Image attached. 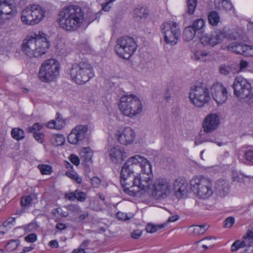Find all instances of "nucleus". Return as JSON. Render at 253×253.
<instances>
[{
    "label": "nucleus",
    "instance_id": "nucleus-58",
    "mask_svg": "<svg viewBox=\"0 0 253 253\" xmlns=\"http://www.w3.org/2000/svg\"><path fill=\"white\" fill-rule=\"evenodd\" d=\"M142 234V231L139 229H136L133 231L131 233V237L134 239H138Z\"/></svg>",
    "mask_w": 253,
    "mask_h": 253
},
{
    "label": "nucleus",
    "instance_id": "nucleus-49",
    "mask_svg": "<svg viewBox=\"0 0 253 253\" xmlns=\"http://www.w3.org/2000/svg\"><path fill=\"white\" fill-rule=\"evenodd\" d=\"M32 201V198L31 196H27L25 197H23L21 200V205L22 207H26L30 204Z\"/></svg>",
    "mask_w": 253,
    "mask_h": 253
},
{
    "label": "nucleus",
    "instance_id": "nucleus-7",
    "mask_svg": "<svg viewBox=\"0 0 253 253\" xmlns=\"http://www.w3.org/2000/svg\"><path fill=\"white\" fill-rule=\"evenodd\" d=\"M45 11L42 6L37 5H29L21 12V20L23 24L35 25L39 23L44 17Z\"/></svg>",
    "mask_w": 253,
    "mask_h": 253
},
{
    "label": "nucleus",
    "instance_id": "nucleus-48",
    "mask_svg": "<svg viewBox=\"0 0 253 253\" xmlns=\"http://www.w3.org/2000/svg\"><path fill=\"white\" fill-rule=\"evenodd\" d=\"M33 137L36 141L40 143H43L44 140V134L41 132H35L33 133Z\"/></svg>",
    "mask_w": 253,
    "mask_h": 253
},
{
    "label": "nucleus",
    "instance_id": "nucleus-1",
    "mask_svg": "<svg viewBox=\"0 0 253 253\" xmlns=\"http://www.w3.org/2000/svg\"><path fill=\"white\" fill-rule=\"evenodd\" d=\"M152 166L144 157L135 155L127 159V194L140 195L141 191H147L156 199L168 197L172 190L170 183L164 178H158L152 183Z\"/></svg>",
    "mask_w": 253,
    "mask_h": 253
},
{
    "label": "nucleus",
    "instance_id": "nucleus-17",
    "mask_svg": "<svg viewBox=\"0 0 253 253\" xmlns=\"http://www.w3.org/2000/svg\"><path fill=\"white\" fill-rule=\"evenodd\" d=\"M173 189L178 198L185 195L188 190V183L185 179L179 177L175 180L173 183Z\"/></svg>",
    "mask_w": 253,
    "mask_h": 253
},
{
    "label": "nucleus",
    "instance_id": "nucleus-51",
    "mask_svg": "<svg viewBox=\"0 0 253 253\" xmlns=\"http://www.w3.org/2000/svg\"><path fill=\"white\" fill-rule=\"evenodd\" d=\"M68 210L72 212L80 213L81 211L80 207L76 204H71L68 206Z\"/></svg>",
    "mask_w": 253,
    "mask_h": 253
},
{
    "label": "nucleus",
    "instance_id": "nucleus-16",
    "mask_svg": "<svg viewBox=\"0 0 253 253\" xmlns=\"http://www.w3.org/2000/svg\"><path fill=\"white\" fill-rule=\"evenodd\" d=\"M219 116L216 114H210L204 120L203 127L205 132L210 133L215 130L219 125Z\"/></svg>",
    "mask_w": 253,
    "mask_h": 253
},
{
    "label": "nucleus",
    "instance_id": "nucleus-54",
    "mask_svg": "<svg viewBox=\"0 0 253 253\" xmlns=\"http://www.w3.org/2000/svg\"><path fill=\"white\" fill-rule=\"evenodd\" d=\"M70 161L74 165L76 166H78L80 164V160L79 158L75 154H71L69 158Z\"/></svg>",
    "mask_w": 253,
    "mask_h": 253
},
{
    "label": "nucleus",
    "instance_id": "nucleus-39",
    "mask_svg": "<svg viewBox=\"0 0 253 253\" xmlns=\"http://www.w3.org/2000/svg\"><path fill=\"white\" fill-rule=\"evenodd\" d=\"M197 5V0H187V12L189 14L194 13Z\"/></svg>",
    "mask_w": 253,
    "mask_h": 253
},
{
    "label": "nucleus",
    "instance_id": "nucleus-33",
    "mask_svg": "<svg viewBox=\"0 0 253 253\" xmlns=\"http://www.w3.org/2000/svg\"><path fill=\"white\" fill-rule=\"evenodd\" d=\"M126 171V162L124 166L122 167V169L120 173V183L122 185V187L123 188V189L125 193H126V178L125 177L126 175L125 172Z\"/></svg>",
    "mask_w": 253,
    "mask_h": 253
},
{
    "label": "nucleus",
    "instance_id": "nucleus-64",
    "mask_svg": "<svg viewBox=\"0 0 253 253\" xmlns=\"http://www.w3.org/2000/svg\"><path fill=\"white\" fill-rule=\"evenodd\" d=\"M178 218H179V217L178 215H172V216H170L169 218L168 221L170 222H174V221H176L177 220H178Z\"/></svg>",
    "mask_w": 253,
    "mask_h": 253
},
{
    "label": "nucleus",
    "instance_id": "nucleus-38",
    "mask_svg": "<svg viewBox=\"0 0 253 253\" xmlns=\"http://www.w3.org/2000/svg\"><path fill=\"white\" fill-rule=\"evenodd\" d=\"M66 175L78 184H81L82 182V178L74 171L68 170L66 172Z\"/></svg>",
    "mask_w": 253,
    "mask_h": 253
},
{
    "label": "nucleus",
    "instance_id": "nucleus-52",
    "mask_svg": "<svg viewBox=\"0 0 253 253\" xmlns=\"http://www.w3.org/2000/svg\"><path fill=\"white\" fill-rule=\"evenodd\" d=\"M235 219L233 217H228L224 221V226L226 228H230L234 223Z\"/></svg>",
    "mask_w": 253,
    "mask_h": 253
},
{
    "label": "nucleus",
    "instance_id": "nucleus-37",
    "mask_svg": "<svg viewBox=\"0 0 253 253\" xmlns=\"http://www.w3.org/2000/svg\"><path fill=\"white\" fill-rule=\"evenodd\" d=\"M119 108L120 111L125 116L126 115V95L123 96L120 100L118 104Z\"/></svg>",
    "mask_w": 253,
    "mask_h": 253
},
{
    "label": "nucleus",
    "instance_id": "nucleus-19",
    "mask_svg": "<svg viewBox=\"0 0 253 253\" xmlns=\"http://www.w3.org/2000/svg\"><path fill=\"white\" fill-rule=\"evenodd\" d=\"M108 153L110 160L113 162L121 163L126 158L125 150L119 146L111 148Z\"/></svg>",
    "mask_w": 253,
    "mask_h": 253
},
{
    "label": "nucleus",
    "instance_id": "nucleus-45",
    "mask_svg": "<svg viewBox=\"0 0 253 253\" xmlns=\"http://www.w3.org/2000/svg\"><path fill=\"white\" fill-rule=\"evenodd\" d=\"M42 127V125L39 123H35L32 126L27 128V131L30 133H35L40 131Z\"/></svg>",
    "mask_w": 253,
    "mask_h": 253
},
{
    "label": "nucleus",
    "instance_id": "nucleus-15",
    "mask_svg": "<svg viewBox=\"0 0 253 253\" xmlns=\"http://www.w3.org/2000/svg\"><path fill=\"white\" fill-rule=\"evenodd\" d=\"M213 99L218 104L224 103L228 98V91L226 88L220 83L213 84L211 88Z\"/></svg>",
    "mask_w": 253,
    "mask_h": 253
},
{
    "label": "nucleus",
    "instance_id": "nucleus-43",
    "mask_svg": "<svg viewBox=\"0 0 253 253\" xmlns=\"http://www.w3.org/2000/svg\"><path fill=\"white\" fill-rule=\"evenodd\" d=\"M42 174H50L52 171V168L49 165L41 164L38 167Z\"/></svg>",
    "mask_w": 253,
    "mask_h": 253
},
{
    "label": "nucleus",
    "instance_id": "nucleus-36",
    "mask_svg": "<svg viewBox=\"0 0 253 253\" xmlns=\"http://www.w3.org/2000/svg\"><path fill=\"white\" fill-rule=\"evenodd\" d=\"M219 16L218 14L213 11L210 13L208 16V20L209 23L212 26L216 25L219 22Z\"/></svg>",
    "mask_w": 253,
    "mask_h": 253
},
{
    "label": "nucleus",
    "instance_id": "nucleus-22",
    "mask_svg": "<svg viewBox=\"0 0 253 253\" xmlns=\"http://www.w3.org/2000/svg\"><path fill=\"white\" fill-rule=\"evenodd\" d=\"M126 46V37H122L117 41V43L115 45V49L117 55L124 59L126 58L125 55L126 51L125 48Z\"/></svg>",
    "mask_w": 253,
    "mask_h": 253
},
{
    "label": "nucleus",
    "instance_id": "nucleus-62",
    "mask_svg": "<svg viewBox=\"0 0 253 253\" xmlns=\"http://www.w3.org/2000/svg\"><path fill=\"white\" fill-rule=\"evenodd\" d=\"M239 65L240 70H242L248 66L249 63L245 60H241L240 62Z\"/></svg>",
    "mask_w": 253,
    "mask_h": 253
},
{
    "label": "nucleus",
    "instance_id": "nucleus-21",
    "mask_svg": "<svg viewBox=\"0 0 253 253\" xmlns=\"http://www.w3.org/2000/svg\"><path fill=\"white\" fill-rule=\"evenodd\" d=\"M212 54L210 51L205 49L196 50L192 58L194 60L200 62H207L211 60Z\"/></svg>",
    "mask_w": 253,
    "mask_h": 253
},
{
    "label": "nucleus",
    "instance_id": "nucleus-27",
    "mask_svg": "<svg viewBox=\"0 0 253 253\" xmlns=\"http://www.w3.org/2000/svg\"><path fill=\"white\" fill-rule=\"evenodd\" d=\"M215 6L219 9L231 10L233 7L230 0H214Z\"/></svg>",
    "mask_w": 253,
    "mask_h": 253
},
{
    "label": "nucleus",
    "instance_id": "nucleus-9",
    "mask_svg": "<svg viewBox=\"0 0 253 253\" xmlns=\"http://www.w3.org/2000/svg\"><path fill=\"white\" fill-rule=\"evenodd\" d=\"M189 99L195 106L201 107L211 100V96L208 88L204 85H196L189 92Z\"/></svg>",
    "mask_w": 253,
    "mask_h": 253
},
{
    "label": "nucleus",
    "instance_id": "nucleus-12",
    "mask_svg": "<svg viewBox=\"0 0 253 253\" xmlns=\"http://www.w3.org/2000/svg\"><path fill=\"white\" fill-rule=\"evenodd\" d=\"M234 93L241 99H245L251 94L252 87L251 84L242 76L237 77L233 84Z\"/></svg>",
    "mask_w": 253,
    "mask_h": 253
},
{
    "label": "nucleus",
    "instance_id": "nucleus-53",
    "mask_svg": "<svg viewBox=\"0 0 253 253\" xmlns=\"http://www.w3.org/2000/svg\"><path fill=\"white\" fill-rule=\"evenodd\" d=\"M37 240V235L31 233L25 237V240L28 243H34Z\"/></svg>",
    "mask_w": 253,
    "mask_h": 253
},
{
    "label": "nucleus",
    "instance_id": "nucleus-18",
    "mask_svg": "<svg viewBox=\"0 0 253 253\" xmlns=\"http://www.w3.org/2000/svg\"><path fill=\"white\" fill-rule=\"evenodd\" d=\"M238 159L244 164L253 165V147L249 146L243 148L239 154Z\"/></svg>",
    "mask_w": 253,
    "mask_h": 253
},
{
    "label": "nucleus",
    "instance_id": "nucleus-59",
    "mask_svg": "<svg viewBox=\"0 0 253 253\" xmlns=\"http://www.w3.org/2000/svg\"><path fill=\"white\" fill-rule=\"evenodd\" d=\"M101 183L100 179L97 177H93L91 179V183L92 185L94 187H98Z\"/></svg>",
    "mask_w": 253,
    "mask_h": 253
},
{
    "label": "nucleus",
    "instance_id": "nucleus-41",
    "mask_svg": "<svg viewBox=\"0 0 253 253\" xmlns=\"http://www.w3.org/2000/svg\"><path fill=\"white\" fill-rule=\"evenodd\" d=\"M116 137L118 141L122 144L126 145V136L124 131L118 130L116 134Z\"/></svg>",
    "mask_w": 253,
    "mask_h": 253
},
{
    "label": "nucleus",
    "instance_id": "nucleus-31",
    "mask_svg": "<svg viewBox=\"0 0 253 253\" xmlns=\"http://www.w3.org/2000/svg\"><path fill=\"white\" fill-rule=\"evenodd\" d=\"M137 46V44L134 39L131 37H127V48L129 50L127 53L129 54V57L127 58V60L136 51Z\"/></svg>",
    "mask_w": 253,
    "mask_h": 253
},
{
    "label": "nucleus",
    "instance_id": "nucleus-3",
    "mask_svg": "<svg viewBox=\"0 0 253 253\" xmlns=\"http://www.w3.org/2000/svg\"><path fill=\"white\" fill-rule=\"evenodd\" d=\"M58 16L60 27L66 31L77 30L84 21V13L82 8L77 6L70 5L63 8Z\"/></svg>",
    "mask_w": 253,
    "mask_h": 253
},
{
    "label": "nucleus",
    "instance_id": "nucleus-2",
    "mask_svg": "<svg viewBox=\"0 0 253 253\" xmlns=\"http://www.w3.org/2000/svg\"><path fill=\"white\" fill-rule=\"evenodd\" d=\"M49 46L46 35L39 32L38 34L27 36L23 41L21 49L30 58L39 57L44 54Z\"/></svg>",
    "mask_w": 253,
    "mask_h": 253
},
{
    "label": "nucleus",
    "instance_id": "nucleus-46",
    "mask_svg": "<svg viewBox=\"0 0 253 253\" xmlns=\"http://www.w3.org/2000/svg\"><path fill=\"white\" fill-rule=\"evenodd\" d=\"M75 193L76 194V199L81 202H84L87 198L86 194L84 192L77 189L75 190Z\"/></svg>",
    "mask_w": 253,
    "mask_h": 253
},
{
    "label": "nucleus",
    "instance_id": "nucleus-25",
    "mask_svg": "<svg viewBox=\"0 0 253 253\" xmlns=\"http://www.w3.org/2000/svg\"><path fill=\"white\" fill-rule=\"evenodd\" d=\"M243 239L248 242V248L246 249V253H253V228L248 230L246 234L243 236Z\"/></svg>",
    "mask_w": 253,
    "mask_h": 253
},
{
    "label": "nucleus",
    "instance_id": "nucleus-24",
    "mask_svg": "<svg viewBox=\"0 0 253 253\" xmlns=\"http://www.w3.org/2000/svg\"><path fill=\"white\" fill-rule=\"evenodd\" d=\"M245 46L246 44L242 42H232L228 45L227 49L228 51L244 55Z\"/></svg>",
    "mask_w": 253,
    "mask_h": 253
},
{
    "label": "nucleus",
    "instance_id": "nucleus-23",
    "mask_svg": "<svg viewBox=\"0 0 253 253\" xmlns=\"http://www.w3.org/2000/svg\"><path fill=\"white\" fill-rule=\"evenodd\" d=\"M66 122L61 117L59 113L56 114L55 120H52L48 122L46 126L51 129H60L65 125Z\"/></svg>",
    "mask_w": 253,
    "mask_h": 253
},
{
    "label": "nucleus",
    "instance_id": "nucleus-63",
    "mask_svg": "<svg viewBox=\"0 0 253 253\" xmlns=\"http://www.w3.org/2000/svg\"><path fill=\"white\" fill-rule=\"evenodd\" d=\"M49 246L51 248H58V243L56 240H51L49 242Z\"/></svg>",
    "mask_w": 253,
    "mask_h": 253
},
{
    "label": "nucleus",
    "instance_id": "nucleus-6",
    "mask_svg": "<svg viewBox=\"0 0 253 253\" xmlns=\"http://www.w3.org/2000/svg\"><path fill=\"white\" fill-rule=\"evenodd\" d=\"M60 64L54 59L45 60L41 65L39 77L42 82L48 83L56 79L59 74Z\"/></svg>",
    "mask_w": 253,
    "mask_h": 253
},
{
    "label": "nucleus",
    "instance_id": "nucleus-5",
    "mask_svg": "<svg viewBox=\"0 0 253 253\" xmlns=\"http://www.w3.org/2000/svg\"><path fill=\"white\" fill-rule=\"evenodd\" d=\"M190 185L194 193L200 198H208L213 194L211 180L203 176H194L190 181Z\"/></svg>",
    "mask_w": 253,
    "mask_h": 253
},
{
    "label": "nucleus",
    "instance_id": "nucleus-8",
    "mask_svg": "<svg viewBox=\"0 0 253 253\" xmlns=\"http://www.w3.org/2000/svg\"><path fill=\"white\" fill-rule=\"evenodd\" d=\"M238 33L230 30L217 29L213 32L211 35L203 34L201 42L203 45L214 46L222 42L225 39L231 40L237 39Z\"/></svg>",
    "mask_w": 253,
    "mask_h": 253
},
{
    "label": "nucleus",
    "instance_id": "nucleus-10",
    "mask_svg": "<svg viewBox=\"0 0 253 253\" xmlns=\"http://www.w3.org/2000/svg\"><path fill=\"white\" fill-rule=\"evenodd\" d=\"M161 31L164 35L165 42L171 45L175 44L180 34L178 24L173 21L164 23L161 26Z\"/></svg>",
    "mask_w": 253,
    "mask_h": 253
},
{
    "label": "nucleus",
    "instance_id": "nucleus-40",
    "mask_svg": "<svg viewBox=\"0 0 253 253\" xmlns=\"http://www.w3.org/2000/svg\"><path fill=\"white\" fill-rule=\"evenodd\" d=\"M208 227L207 225H195L193 232L195 235L202 234L208 229Z\"/></svg>",
    "mask_w": 253,
    "mask_h": 253
},
{
    "label": "nucleus",
    "instance_id": "nucleus-56",
    "mask_svg": "<svg viewBox=\"0 0 253 253\" xmlns=\"http://www.w3.org/2000/svg\"><path fill=\"white\" fill-rule=\"evenodd\" d=\"M18 245V244L16 241H11L7 244L6 247L8 250L12 251L16 249Z\"/></svg>",
    "mask_w": 253,
    "mask_h": 253
},
{
    "label": "nucleus",
    "instance_id": "nucleus-14",
    "mask_svg": "<svg viewBox=\"0 0 253 253\" xmlns=\"http://www.w3.org/2000/svg\"><path fill=\"white\" fill-rule=\"evenodd\" d=\"M142 109L141 100L135 95L127 94V116H136L142 112Z\"/></svg>",
    "mask_w": 253,
    "mask_h": 253
},
{
    "label": "nucleus",
    "instance_id": "nucleus-20",
    "mask_svg": "<svg viewBox=\"0 0 253 253\" xmlns=\"http://www.w3.org/2000/svg\"><path fill=\"white\" fill-rule=\"evenodd\" d=\"M214 187L217 194L220 197L226 196L230 191L229 183L224 179L217 180L215 182Z\"/></svg>",
    "mask_w": 253,
    "mask_h": 253
},
{
    "label": "nucleus",
    "instance_id": "nucleus-42",
    "mask_svg": "<svg viewBox=\"0 0 253 253\" xmlns=\"http://www.w3.org/2000/svg\"><path fill=\"white\" fill-rule=\"evenodd\" d=\"M219 70L220 73L224 75H228L231 73H235L231 66L225 64L220 65Z\"/></svg>",
    "mask_w": 253,
    "mask_h": 253
},
{
    "label": "nucleus",
    "instance_id": "nucleus-44",
    "mask_svg": "<svg viewBox=\"0 0 253 253\" xmlns=\"http://www.w3.org/2000/svg\"><path fill=\"white\" fill-rule=\"evenodd\" d=\"M162 227V225H156L155 224L148 223L146 226V231L148 233H153Z\"/></svg>",
    "mask_w": 253,
    "mask_h": 253
},
{
    "label": "nucleus",
    "instance_id": "nucleus-50",
    "mask_svg": "<svg viewBox=\"0 0 253 253\" xmlns=\"http://www.w3.org/2000/svg\"><path fill=\"white\" fill-rule=\"evenodd\" d=\"M244 55L246 56H253V46L246 44Z\"/></svg>",
    "mask_w": 253,
    "mask_h": 253
},
{
    "label": "nucleus",
    "instance_id": "nucleus-34",
    "mask_svg": "<svg viewBox=\"0 0 253 253\" xmlns=\"http://www.w3.org/2000/svg\"><path fill=\"white\" fill-rule=\"evenodd\" d=\"M82 153H83V156L84 157L85 162H92L93 152L89 147H84Z\"/></svg>",
    "mask_w": 253,
    "mask_h": 253
},
{
    "label": "nucleus",
    "instance_id": "nucleus-4",
    "mask_svg": "<svg viewBox=\"0 0 253 253\" xmlns=\"http://www.w3.org/2000/svg\"><path fill=\"white\" fill-rule=\"evenodd\" d=\"M69 74L71 80L79 84H84L94 76L92 66L85 61L73 64Z\"/></svg>",
    "mask_w": 253,
    "mask_h": 253
},
{
    "label": "nucleus",
    "instance_id": "nucleus-35",
    "mask_svg": "<svg viewBox=\"0 0 253 253\" xmlns=\"http://www.w3.org/2000/svg\"><path fill=\"white\" fill-rule=\"evenodd\" d=\"M190 26L192 27L196 32H203V30L205 26V21L202 18L197 19L194 21L192 25Z\"/></svg>",
    "mask_w": 253,
    "mask_h": 253
},
{
    "label": "nucleus",
    "instance_id": "nucleus-28",
    "mask_svg": "<svg viewBox=\"0 0 253 253\" xmlns=\"http://www.w3.org/2000/svg\"><path fill=\"white\" fill-rule=\"evenodd\" d=\"M196 32L190 26L186 27L183 31V37L185 41H191L195 36Z\"/></svg>",
    "mask_w": 253,
    "mask_h": 253
},
{
    "label": "nucleus",
    "instance_id": "nucleus-32",
    "mask_svg": "<svg viewBox=\"0 0 253 253\" xmlns=\"http://www.w3.org/2000/svg\"><path fill=\"white\" fill-rule=\"evenodd\" d=\"M248 242H247L246 240L243 239L242 241L240 240H237L235 241L231 247V251L232 252L237 251L240 248H242L245 247L248 248Z\"/></svg>",
    "mask_w": 253,
    "mask_h": 253
},
{
    "label": "nucleus",
    "instance_id": "nucleus-61",
    "mask_svg": "<svg viewBox=\"0 0 253 253\" xmlns=\"http://www.w3.org/2000/svg\"><path fill=\"white\" fill-rule=\"evenodd\" d=\"M65 197L70 201H74L75 199H76V194L75 193V191L74 192H70L69 194H66Z\"/></svg>",
    "mask_w": 253,
    "mask_h": 253
},
{
    "label": "nucleus",
    "instance_id": "nucleus-26",
    "mask_svg": "<svg viewBox=\"0 0 253 253\" xmlns=\"http://www.w3.org/2000/svg\"><path fill=\"white\" fill-rule=\"evenodd\" d=\"M149 14L148 9L143 6H138L134 10V15L139 19H145Z\"/></svg>",
    "mask_w": 253,
    "mask_h": 253
},
{
    "label": "nucleus",
    "instance_id": "nucleus-47",
    "mask_svg": "<svg viewBox=\"0 0 253 253\" xmlns=\"http://www.w3.org/2000/svg\"><path fill=\"white\" fill-rule=\"evenodd\" d=\"M135 138V133L133 130L130 128L127 127V144L132 143Z\"/></svg>",
    "mask_w": 253,
    "mask_h": 253
},
{
    "label": "nucleus",
    "instance_id": "nucleus-11",
    "mask_svg": "<svg viewBox=\"0 0 253 253\" xmlns=\"http://www.w3.org/2000/svg\"><path fill=\"white\" fill-rule=\"evenodd\" d=\"M23 0H0V25L4 20L14 17L16 13V7L24 4Z\"/></svg>",
    "mask_w": 253,
    "mask_h": 253
},
{
    "label": "nucleus",
    "instance_id": "nucleus-13",
    "mask_svg": "<svg viewBox=\"0 0 253 253\" xmlns=\"http://www.w3.org/2000/svg\"><path fill=\"white\" fill-rule=\"evenodd\" d=\"M88 127L87 125H79L72 129L68 136V141L72 144H77L83 141L87 135Z\"/></svg>",
    "mask_w": 253,
    "mask_h": 253
},
{
    "label": "nucleus",
    "instance_id": "nucleus-55",
    "mask_svg": "<svg viewBox=\"0 0 253 253\" xmlns=\"http://www.w3.org/2000/svg\"><path fill=\"white\" fill-rule=\"evenodd\" d=\"M37 225L35 223L32 222L26 226L25 231L26 232H30L35 231L37 229Z\"/></svg>",
    "mask_w": 253,
    "mask_h": 253
},
{
    "label": "nucleus",
    "instance_id": "nucleus-30",
    "mask_svg": "<svg viewBox=\"0 0 253 253\" xmlns=\"http://www.w3.org/2000/svg\"><path fill=\"white\" fill-rule=\"evenodd\" d=\"M11 134L14 139L18 141L23 139L25 137V132L24 130L17 127L12 129Z\"/></svg>",
    "mask_w": 253,
    "mask_h": 253
},
{
    "label": "nucleus",
    "instance_id": "nucleus-60",
    "mask_svg": "<svg viewBox=\"0 0 253 253\" xmlns=\"http://www.w3.org/2000/svg\"><path fill=\"white\" fill-rule=\"evenodd\" d=\"M116 217L119 220L123 221L126 220V214L122 212H118L116 213Z\"/></svg>",
    "mask_w": 253,
    "mask_h": 253
},
{
    "label": "nucleus",
    "instance_id": "nucleus-29",
    "mask_svg": "<svg viewBox=\"0 0 253 253\" xmlns=\"http://www.w3.org/2000/svg\"><path fill=\"white\" fill-rule=\"evenodd\" d=\"M65 137L62 134H53L50 137V142L55 146L63 145L65 142Z\"/></svg>",
    "mask_w": 253,
    "mask_h": 253
},
{
    "label": "nucleus",
    "instance_id": "nucleus-57",
    "mask_svg": "<svg viewBox=\"0 0 253 253\" xmlns=\"http://www.w3.org/2000/svg\"><path fill=\"white\" fill-rule=\"evenodd\" d=\"M15 222V217H10L7 219L3 223V225L4 227L11 228L13 225V223Z\"/></svg>",
    "mask_w": 253,
    "mask_h": 253
}]
</instances>
